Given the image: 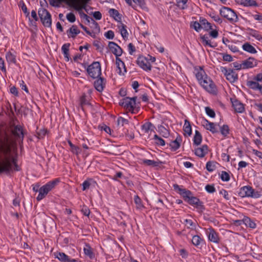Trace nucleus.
Returning a JSON list of instances; mask_svg holds the SVG:
<instances>
[{"instance_id": "36", "label": "nucleus", "mask_w": 262, "mask_h": 262, "mask_svg": "<svg viewBox=\"0 0 262 262\" xmlns=\"http://www.w3.org/2000/svg\"><path fill=\"white\" fill-rule=\"evenodd\" d=\"M159 132L160 134L164 138H167L169 136V133L168 130L164 126L161 125L158 127Z\"/></svg>"}, {"instance_id": "17", "label": "nucleus", "mask_w": 262, "mask_h": 262, "mask_svg": "<svg viewBox=\"0 0 262 262\" xmlns=\"http://www.w3.org/2000/svg\"><path fill=\"white\" fill-rule=\"evenodd\" d=\"M49 191V184L47 183L39 189V194L37 197L38 201H40L48 193Z\"/></svg>"}, {"instance_id": "11", "label": "nucleus", "mask_w": 262, "mask_h": 262, "mask_svg": "<svg viewBox=\"0 0 262 262\" xmlns=\"http://www.w3.org/2000/svg\"><path fill=\"white\" fill-rule=\"evenodd\" d=\"M137 63L142 69L145 71H150L151 65L150 62L146 57L143 56H139L137 60Z\"/></svg>"}, {"instance_id": "51", "label": "nucleus", "mask_w": 262, "mask_h": 262, "mask_svg": "<svg viewBox=\"0 0 262 262\" xmlns=\"http://www.w3.org/2000/svg\"><path fill=\"white\" fill-rule=\"evenodd\" d=\"M205 111L206 113L209 117L211 118H214L215 116V114L214 111L210 108L209 107H205Z\"/></svg>"}, {"instance_id": "26", "label": "nucleus", "mask_w": 262, "mask_h": 262, "mask_svg": "<svg viewBox=\"0 0 262 262\" xmlns=\"http://www.w3.org/2000/svg\"><path fill=\"white\" fill-rule=\"evenodd\" d=\"M80 30L78 29L77 27L73 25L68 31L67 34L69 37L75 38L76 36L80 33Z\"/></svg>"}, {"instance_id": "61", "label": "nucleus", "mask_w": 262, "mask_h": 262, "mask_svg": "<svg viewBox=\"0 0 262 262\" xmlns=\"http://www.w3.org/2000/svg\"><path fill=\"white\" fill-rule=\"evenodd\" d=\"M133 1L135 3L139 5L141 8H145V3L144 0H133Z\"/></svg>"}, {"instance_id": "13", "label": "nucleus", "mask_w": 262, "mask_h": 262, "mask_svg": "<svg viewBox=\"0 0 262 262\" xmlns=\"http://www.w3.org/2000/svg\"><path fill=\"white\" fill-rule=\"evenodd\" d=\"M188 202L191 205H196V208L199 210L200 211L202 212L204 209V206L203 205V203L200 201L199 199L196 197L191 196L188 200Z\"/></svg>"}, {"instance_id": "46", "label": "nucleus", "mask_w": 262, "mask_h": 262, "mask_svg": "<svg viewBox=\"0 0 262 262\" xmlns=\"http://www.w3.org/2000/svg\"><path fill=\"white\" fill-rule=\"evenodd\" d=\"M201 39L203 42V43L206 46H209L210 47H214L215 46H212L211 44L210 41L208 39V36H206L205 35L201 36Z\"/></svg>"}, {"instance_id": "54", "label": "nucleus", "mask_w": 262, "mask_h": 262, "mask_svg": "<svg viewBox=\"0 0 262 262\" xmlns=\"http://www.w3.org/2000/svg\"><path fill=\"white\" fill-rule=\"evenodd\" d=\"M81 211L83 214V215H84L86 216H89L90 214V209H89V208L88 207H86V206H84V205H83L82 207Z\"/></svg>"}, {"instance_id": "29", "label": "nucleus", "mask_w": 262, "mask_h": 262, "mask_svg": "<svg viewBox=\"0 0 262 262\" xmlns=\"http://www.w3.org/2000/svg\"><path fill=\"white\" fill-rule=\"evenodd\" d=\"M200 22L201 23L202 28H203L207 31L212 29L211 24L209 23L205 18H201L200 19Z\"/></svg>"}, {"instance_id": "4", "label": "nucleus", "mask_w": 262, "mask_h": 262, "mask_svg": "<svg viewBox=\"0 0 262 262\" xmlns=\"http://www.w3.org/2000/svg\"><path fill=\"white\" fill-rule=\"evenodd\" d=\"M88 74L93 79L98 78L101 74L100 64L99 62H93L87 69Z\"/></svg>"}, {"instance_id": "45", "label": "nucleus", "mask_w": 262, "mask_h": 262, "mask_svg": "<svg viewBox=\"0 0 262 262\" xmlns=\"http://www.w3.org/2000/svg\"><path fill=\"white\" fill-rule=\"evenodd\" d=\"M128 121L122 117H119L117 119V124L118 126H123L124 124H127Z\"/></svg>"}, {"instance_id": "19", "label": "nucleus", "mask_w": 262, "mask_h": 262, "mask_svg": "<svg viewBox=\"0 0 262 262\" xmlns=\"http://www.w3.org/2000/svg\"><path fill=\"white\" fill-rule=\"evenodd\" d=\"M104 80L105 79L99 76L98 78L94 81V87L98 91L102 92L103 90L105 85Z\"/></svg>"}, {"instance_id": "23", "label": "nucleus", "mask_w": 262, "mask_h": 262, "mask_svg": "<svg viewBox=\"0 0 262 262\" xmlns=\"http://www.w3.org/2000/svg\"><path fill=\"white\" fill-rule=\"evenodd\" d=\"M55 257L62 262H78V260L75 259H71L69 256L64 253H59Z\"/></svg>"}, {"instance_id": "31", "label": "nucleus", "mask_w": 262, "mask_h": 262, "mask_svg": "<svg viewBox=\"0 0 262 262\" xmlns=\"http://www.w3.org/2000/svg\"><path fill=\"white\" fill-rule=\"evenodd\" d=\"M243 49L250 53L254 54L257 52L256 49L253 47L252 45H251L249 43H245L243 45Z\"/></svg>"}, {"instance_id": "57", "label": "nucleus", "mask_w": 262, "mask_h": 262, "mask_svg": "<svg viewBox=\"0 0 262 262\" xmlns=\"http://www.w3.org/2000/svg\"><path fill=\"white\" fill-rule=\"evenodd\" d=\"M104 36L106 38L112 39L114 37V33L113 31L109 30L105 33Z\"/></svg>"}, {"instance_id": "6", "label": "nucleus", "mask_w": 262, "mask_h": 262, "mask_svg": "<svg viewBox=\"0 0 262 262\" xmlns=\"http://www.w3.org/2000/svg\"><path fill=\"white\" fill-rule=\"evenodd\" d=\"M241 197H252L258 198L260 196L258 191H255L250 186H246L242 187L238 193Z\"/></svg>"}, {"instance_id": "56", "label": "nucleus", "mask_w": 262, "mask_h": 262, "mask_svg": "<svg viewBox=\"0 0 262 262\" xmlns=\"http://www.w3.org/2000/svg\"><path fill=\"white\" fill-rule=\"evenodd\" d=\"M192 27L195 31L199 32L201 28H202L201 23L200 22L194 21L192 25Z\"/></svg>"}, {"instance_id": "60", "label": "nucleus", "mask_w": 262, "mask_h": 262, "mask_svg": "<svg viewBox=\"0 0 262 262\" xmlns=\"http://www.w3.org/2000/svg\"><path fill=\"white\" fill-rule=\"evenodd\" d=\"M0 69L4 73H6L4 60L2 57H0Z\"/></svg>"}, {"instance_id": "53", "label": "nucleus", "mask_w": 262, "mask_h": 262, "mask_svg": "<svg viewBox=\"0 0 262 262\" xmlns=\"http://www.w3.org/2000/svg\"><path fill=\"white\" fill-rule=\"evenodd\" d=\"M134 202H135V204H136L137 207L138 208H140L141 207H142V203H141V200L138 195L135 196Z\"/></svg>"}, {"instance_id": "15", "label": "nucleus", "mask_w": 262, "mask_h": 262, "mask_svg": "<svg viewBox=\"0 0 262 262\" xmlns=\"http://www.w3.org/2000/svg\"><path fill=\"white\" fill-rule=\"evenodd\" d=\"M231 101L232 104V106L233 107L236 112L241 113L244 111L245 108L244 104L239 101L237 100V99H234L232 98L231 99Z\"/></svg>"}, {"instance_id": "14", "label": "nucleus", "mask_w": 262, "mask_h": 262, "mask_svg": "<svg viewBox=\"0 0 262 262\" xmlns=\"http://www.w3.org/2000/svg\"><path fill=\"white\" fill-rule=\"evenodd\" d=\"M257 64V60L253 57H249L243 61V69L252 68Z\"/></svg>"}, {"instance_id": "5", "label": "nucleus", "mask_w": 262, "mask_h": 262, "mask_svg": "<svg viewBox=\"0 0 262 262\" xmlns=\"http://www.w3.org/2000/svg\"><path fill=\"white\" fill-rule=\"evenodd\" d=\"M137 98V97L133 98L126 97L119 102V105L133 113L134 110L136 107Z\"/></svg>"}, {"instance_id": "12", "label": "nucleus", "mask_w": 262, "mask_h": 262, "mask_svg": "<svg viewBox=\"0 0 262 262\" xmlns=\"http://www.w3.org/2000/svg\"><path fill=\"white\" fill-rule=\"evenodd\" d=\"M108 47L110 51L116 55V58H119L118 57L122 55L123 52L122 49L115 42L112 41L110 42Z\"/></svg>"}, {"instance_id": "34", "label": "nucleus", "mask_w": 262, "mask_h": 262, "mask_svg": "<svg viewBox=\"0 0 262 262\" xmlns=\"http://www.w3.org/2000/svg\"><path fill=\"white\" fill-rule=\"evenodd\" d=\"M143 163L148 166H151L152 167H157L159 166V165L162 163L160 161H155L151 160H143Z\"/></svg>"}, {"instance_id": "21", "label": "nucleus", "mask_w": 262, "mask_h": 262, "mask_svg": "<svg viewBox=\"0 0 262 262\" xmlns=\"http://www.w3.org/2000/svg\"><path fill=\"white\" fill-rule=\"evenodd\" d=\"M208 150L207 145H204L201 147L195 149L194 154L196 156L203 158L207 154Z\"/></svg>"}, {"instance_id": "9", "label": "nucleus", "mask_w": 262, "mask_h": 262, "mask_svg": "<svg viewBox=\"0 0 262 262\" xmlns=\"http://www.w3.org/2000/svg\"><path fill=\"white\" fill-rule=\"evenodd\" d=\"M221 70L230 82H234L238 79V75L232 69H227L225 67H221Z\"/></svg>"}, {"instance_id": "22", "label": "nucleus", "mask_w": 262, "mask_h": 262, "mask_svg": "<svg viewBox=\"0 0 262 262\" xmlns=\"http://www.w3.org/2000/svg\"><path fill=\"white\" fill-rule=\"evenodd\" d=\"M203 126L207 130H210L212 133H216L218 132L214 123L210 122L206 119L204 120Z\"/></svg>"}, {"instance_id": "38", "label": "nucleus", "mask_w": 262, "mask_h": 262, "mask_svg": "<svg viewBox=\"0 0 262 262\" xmlns=\"http://www.w3.org/2000/svg\"><path fill=\"white\" fill-rule=\"evenodd\" d=\"M154 139L155 141V143L158 145L164 146L165 144V141L157 135L154 136Z\"/></svg>"}, {"instance_id": "58", "label": "nucleus", "mask_w": 262, "mask_h": 262, "mask_svg": "<svg viewBox=\"0 0 262 262\" xmlns=\"http://www.w3.org/2000/svg\"><path fill=\"white\" fill-rule=\"evenodd\" d=\"M205 189L209 193H213L215 191L214 186L211 185H207L205 187Z\"/></svg>"}, {"instance_id": "41", "label": "nucleus", "mask_w": 262, "mask_h": 262, "mask_svg": "<svg viewBox=\"0 0 262 262\" xmlns=\"http://www.w3.org/2000/svg\"><path fill=\"white\" fill-rule=\"evenodd\" d=\"M215 168V163L213 161H209L206 164V169L208 171H213Z\"/></svg>"}, {"instance_id": "39", "label": "nucleus", "mask_w": 262, "mask_h": 262, "mask_svg": "<svg viewBox=\"0 0 262 262\" xmlns=\"http://www.w3.org/2000/svg\"><path fill=\"white\" fill-rule=\"evenodd\" d=\"M154 125L149 122H146L142 126V128L145 133H148L149 130H152Z\"/></svg>"}, {"instance_id": "16", "label": "nucleus", "mask_w": 262, "mask_h": 262, "mask_svg": "<svg viewBox=\"0 0 262 262\" xmlns=\"http://www.w3.org/2000/svg\"><path fill=\"white\" fill-rule=\"evenodd\" d=\"M207 234L208 236V238L209 241L215 243H218L219 242V237L217 233L215 231V230L212 228H210L208 229V230L207 232Z\"/></svg>"}, {"instance_id": "37", "label": "nucleus", "mask_w": 262, "mask_h": 262, "mask_svg": "<svg viewBox=\"0 0 262 262\" xmlns=\"http://www.w3.org/2000/svg\"><path fill=\"white\" fill-rule=\"evenodd\" d=\"M83 250L84 254L86 255L89 256L91 258L94 257V254L92 251V249L89 245H85V247L84 248Z\"/></svg>"}, {"instance_id": "63", "label": "nucleus", "mask_w": 262, "mask_h": 262, "mask_svg": "<svg viewBox=\"0 0 262 262\" xmlns=\"http://www.w3.org/2000/svg\"><path fill=\"white\" fill-rule=\"evenodd\" d=\"M203 77V72H199L196 74V77L197 79L199 81L200 83L201 82V81H203V80H204Z\"/></svg>"}, {"instance_id": "55", "label": "nucleus", "mask_w": 262, "mask_h": 262, "mask_svg": "<svg viewBox=\"0 0 262 262\" xmlns=\"http://www.w3.org/2000/svg\"><path fill=\"white\" fill-rule=\"evenodd\" d=\"M67 18L70 23H74L76 20L75 15L72 12L67 15Z\"/></svg>"}, {"instance_id": "27", "label": "nucleus", "mask_w": 262, "mask_h": 262, "mask_svg": "<svg viewBox=\"0 0 262 262\" xmlns=\"http://www.w3.org/2000/svg\"><path fill=\"white\" fill-rule=\"evenodd\" d=\"M110 15L113 17L116 21H121V15L119 13L118 11L115 9H110L108 11Z\"/></svg>"}, {"instance_id": "2", "label": "nucleus", "mask_w": 262, "mask_h": 262, "mask_svg": "<svg viewBox=\"0 0 262 262\" xmlns=\"http://www.w3.org/2000/svg\"><path fill=\"white\" fill-rule=\"evenodd\" d=\"M90 0H53L50 2V5L53 6H59L62 2H66L68 5L73 7L77 11L84 9L88 12L86 5Z\"/></svg>"}, {"instance_id": "44", "label": "nucleus", "mask_w": 262, "mask_h": 262, "mask_svg": "<svg viewBox=\"0 0 262 262\" xmlns=\"http://www.w3.org/2000/svg\"><path fill=\"white\" fill-rule=\"evenodd\" d=\"M220 131L222 135L226 137L229 133V128L227 125H224L221 127Z\"/></svg>"}, {"instance_id": "8", "label": "nucleus", "mask_w": 262, "mask_h": 262, "mask_svg": "<svg viewBox=\"0 0 262 262\" xmlns=\"http://www.w3.org/2000/svg\"><path fill=\"white\" fill-rule=\"evenodd\" d=\"M201 85L208 92L212 94H216L217 89L213 81L208 79L207 77L204 80L201 81L200 83Z\"/></svg>"}, {"instance_id": "47", "label": "nucleus", "mask_w": 262, "mask_h": 262, "mask_svg": "<svg viewBox=\"0 0 262 262\" xmlns=\"http://www.w3.org/2000/svg\"><path fill=\"white\" fill-rule=\"evenodd\" d=\"M179 190L181 191V194L183 195L184 198L189 200V198L191 196V192L189 190H186L185 189H179Z\"/></svg>"}, {"instance_id": "42", "label": "nucleus", "mask_w": 262, "mask_h": 262, "mask_svg": "<svg viewBox=\"0 0 262 262\" xmlns=\"http://www.w3.org/2000/svg\"><path fill=\"white\" fill-rule=\"evenodd\" d=\"M61 180L60 178H56L50 182V190L55 188L60 183Z\"/></svg>"}, {"instance_id": "32", "label": "nucleus", "mask_w": 262, "mask_h": 262, "mask_svg": "<svg viewBox=\"0 0 262 262\" xmlns=\"http://www.w3.org/2000/svg\"><path fill=\"white\" fill-rule=\"evenodd\" d=\"M202 140V137L201 133L197 130L195 131V135L193 137V143L196 145L201 144Z\"/></svg>"}, {"instance_id": "24", "label": "nucleus", "mask_w": 262, "mask_h": 262, "mask_svg": "<svg viewBox=\"0 0 262 262\" xmlns=\"http://www.w3.org/2000/svg\"><path fill=\"white\" fill-rule=\"evenodd\" d=\"M237 4L246 7L257 6L256 2L254 0H235Z\"/></svg>"}, {"instance_id": "28", "label": "nucleus", "mask_w": 262, "mask_h": 262, "mask_svg": "<svg viewBox=\"0 0 262 262\" xmlns=\"http://www.w3.org/2000/svg\"><path fill=\"white\" fill-rule=\"evenodd\" d=\"M6 59L9 64H15L16 62V56L10 52L6 53Z\"/></svg>"}, {"instance_id": "35", "label": "nucleus", "mask_w": 262, "mask_h": 262, "mask_svg": "<svg viewBox=\"0 0 262 262\" xmlns=\"http://www.w3.org/2000/svg\"><path fill=\"white\" fill-rule=\"evenodd\" d=\"M19 6L21 8L22 11L24 13V14L26 15V17H28L29 20H30V13L28 11L27 6H26L25 4L23 1H21L19 3Z\"/></svg>"}, {"instance_id": "33", "label": "nucleus", "mask_w": 262, "mask_h": 262, "mask_svg": "<svg viewBox=\"0 0 262 262\" xmlns=\"http://www.w3.org/2000/svg\"><path fill=\"white\" fill-rule=\"evenodd\" d=\"M70 46V43H65L62 46V47L61 48V50L64 54V57L67 61L69 60V51Z\"/></svg>"}, {"instance_id": "49", "label": "nucleus", "mask_w": 262, "mask_h": 262, "mask_svg": "<svg viewBox=\"0 0 262 262\" xmlns=\"http://www.w3.org/2000/svg\"><path fill=\"white\" fill-rule=\"evenodd\" d=\"M201 240V238L199 236L194 235L192 237V243L194 245L198 246L199 245H200Z\"/></svg>"}, {"instance_id": "30", "label": "nucleus", "mask_w": 262, "mask_h": 262, "mask_svg": "<svg viewBox=\"0 0 262 262\" xmlns=\"http://www.w3.org/2000/svg\"><path fill=\"white\" fill-rule=\"evenodd\" d=\"M183 130L185 132L184 135H185L186 134H187L188 136H190L192 134L191 126L190 125V122L187 120H185Z\"/></svg>"}, {"instance_id": "52", "label": "nucleus", "mask_w": 262, "mask_h": 262, "mask_svg": "<svg viewBox=\"0 0 262 262\" xmlns=\"http://www.w3.org/2000/svg\"><path fill=\"white\" fill-rule=\"evenodd\" d=\"M185 221L188 228L191 229H194L195 228V224L191 220L186 219Z\"/></svg>"}, {"instance_id": "20", "label": "nucleus", "mask_w": 262, "mask_h": 262, "mask_svg": "<svg viewBox=\"0 0 262 262\" xmlns=\"http://www.w3.org/2000/svg\"><path fill=\"white\" fill-rule=\"evenodd\" d=\"M261 82L255 79V76L253 78V80L248 81L247 85L250 89L254 90H259Z\"/></svg>"}, {"instance_id": "3", "label": "nucleus", "mask_w": 262, "mask_h": 262, "mask_svg": "<svg viewBox=\"0 0 262 262\" xmlns=\"http://www.w3.org/2000/svg\"><path fill=\"white\" fill-rule=\"evenodd\" d=\"M40 6L38 13L40 21L45 27H49V12L47 9L48 5L46 0H40Z\"/></svg>"}, {"instance_id": "59", "label": "nucleus", "mask_w": 262, "mask_h": 262, "mask_svg": "<svg viewBox=\"0 0 262 262\" xmlns=\"http://www.w3.org/2000/svg\"><path fill=\"white\" fill-rule=\"evenodd\" d=\"M79 14L81 18L85 19L88 23H90L92 18L91 17L82 12H79Z\"/></svg>"}, {"instance_id": "1", "label": "nucleus", "mask_w": 262, "mask_h": 262, "mask_svg": "<svg viewBox=\"0 0 262 262\" xmlns=\"http://www.w3.org/2000/svg\"><path fill=\"white\" fill-rule=\"evenodd\" d=\"M13 139L7 133L0 138V173L8 172L11 168V162L14 163L11 156V145Z\"/></svg>"}, {"instance_id": "48", "label": "nucleus", "mask_w": 262, "mask_h": 262, "mask_svg": "<svg viewBox=\"0 0 262 262\" xmlns=\"http://www.w3.org/2000/svg\"><path fill=\"white\" fill-rule=\"evenodd\" d=\"M121 29H120L121 34L122 37L125 39L127 37L128 33L126 29V26L124 24H122Z\"/></svg>"}, {"instance_id": "7", "label": "nucleus", "mask_w": 262, "mask_h": 262, "mask_svg": "<svg viewBox=\"0 0 262 262\" xmlns=\"http://www.w3.org/2000/svg\"><path fill=\"white\" fill-rule=\"evenodd\" d=\"M220 14L231 23L236 22L238 20V17L235 12L229 8L223 7L220 10Z\"/></svg>"}, {"instance_id": "10", "label": "nucleus", "mask_w": 262, "mask_h": 262, "mask_svg": "<svg viewBox=\"0 0 262 262\" xmlns=\"http://www.w3.org/2000/svg\"><path fill=\"white\" fill-rule=\"evenodd\" d=\"M12 134L17 140H23L24 137L25 131L21 126L17 125L11 129Z\"/></svg>"}, {"instance_id": "18", "label": "nucleus", "mask_w": 262, "mask_h": 262, "mask_svg": "<svg viewBox=\"0 0 262 262\" xmlns=\"http://www.w3.org/2000/svg\"><path fill=\"white\" fill-rule=\"evenodd\" d=\"M116 64L117 73L120 75H124L126 72L124 63L119 58H116Z\"/></svg>"}, {"instance_id": "25", "label": "nucleus", "mask_w": 262, "mask_h": 262, "mask_svg": "<svg viewBox=\"0 0 262 262\" xmlns=\"http://www.w3.org/2000/svg\"><path fill=\"white\" fill-rule=\"evenodd\" d=\"M181 142V139L180 137H177L174 140L171 141L168 144L171 147V150L175 151L180 147Z\"/></svg>"}, {"instance_id": "40", "label": "nucleus", "mask_w": 262, "mask_h": 262, "mask_svg": "<svg viewBox=\"0 0 262 262\" xmlns=\"http://www.w3.org/2000/svg\"><path fill=\"white\" fill-rule=\"evenodd\" d=\"M243 222L247 226L251 228H254L256 227L255 223L252 221L249 217L245 218L243 220Z\"/></svg>"}, {"instance_id": "43", "label": "nucleus", "mask_w": 262, "mask_h": 262, "mask_svg": "<svg viewBox=\"0 0 262 262\" xmlns=\"http://www.w3.org/2000/svg\"><path fill=\"white\" fill-rule=\"evenodd\" d=\"M187 0H177V6L181 9H184L187 7Z\"/></svg>"}, {"instance_id": "64", "label": "nucleus", "mask_w": 262, "mask_h": 262, "mask_svg": "<svg viewBox=\"0 0 262 262\" xmlns=\"http://www.w3.org/2000/svg\"><path fill=\"white\" fill-rule=\"evenodd\" d=\"M94 17L97 20H100L102 18V14L99 11H95L93 13Z\"/></svg>"}, {"instance_id": "50", "label": "nucleus", "mask_w": 262, "mask_h": 262, "mask_svg": "<svg viewBox=\"0 0 262 262\" xmlns=\"http://www.w3.org/2000/svg\"><path fill=\"white\" fill-rule=\"evenodd\" d=\"M221 178L223 181H228L230 180V176L228 173L223 171L222 172Z\"/></svg>"}, {"instance_id": "62", "label": "nucleus", "mask_w": 262, "mask_h": 262, "mask_svg": "<svg viewBox=\"0 0 262 262\" xmlns=\"http://www.w3.org/2000/svg\"><path fill=\"white\" fill-rule=\"evenodd\" d=\"M88 103L86 102L85 95H82L80 98V105L82 110L83 106Z\"/></svg>"}]
</instances>
